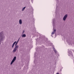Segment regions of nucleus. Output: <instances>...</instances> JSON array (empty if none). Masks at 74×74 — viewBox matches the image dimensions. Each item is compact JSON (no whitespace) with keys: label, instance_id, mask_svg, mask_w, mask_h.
Masks as SVG:
<instances>
[{"label":"nucleus","instance_id":"f257e3e1","mask_svg":"<svg viewBox=\"0 0 74 74\" xmlns=\"http://www.w3.org/2000/svg\"><path fill=\"white\" fill-rule=\"evenodd\" d=\"M20 39V38H19L17 42H16V43L15 44V47H14V49L13 51V53H15V52L16 51V50L18 49V47H19V46L17 45V44H18V42L19 41Z\"/></svg>","mask_w":74,"mask_h":74},{"label":"nucleus","instance_id":"f03ea898","mask_svg":"<svg viewBox=\"0 0 74 74\" xmlns=\"http://www.w3.org/2000/svg\"><path fill=\"white\" fill-rule=\"evenodd\" d=\"M5 37L3 35V32H1L0 33V45L1 44L0 42L3 40L4 39Z\"/></svg>","mask_w":74,"mask_h":74},{"label":"nucleus","instance_id":"7ed1b4c3","mask_svg":"<svg viewBox=\"0 0 74 74\" xmlns=\"http://www.w3.org/2000/svg\"><path fill=\"white\" fill-rule=\"evenodd\" d=\"M55 19L54 18L53 20V32H52V33H51V34H53L55 33V32H56V29H54V26L55 25Z\"/></svg>","mask_w":74,"mask_h":74},{"label":"nucleus","instance_id":"20e7f679","mask_svg":"<svg viewBox=\"0 0 74 74\" xmlns=\"http://www.w3.org/2000/svg\"><path fill=\"white\" fill-rule=\"evenodd\" d=\"M16 57L15 56L13 58V60L11 62V63H10L11 65L13 63H14V62H15V60H16Z\"/></svg>","mask_w":74,"mask_h":74},{"label":"nucleus","instance_id":"39448f33","mask_svg":"<svg viewBox=\"0 0 74 74\" xmlns=\"http://www.w3.org/2000/svg\"><path fill=\"white\" fill-rule=\"evenodd\" d=\"M68 17V15L67 14H65L63 18V20L64 21H66V19H67V18Z\"/></svg>","mask_w":74,"mask_h":74},{"label":"nucleus","instance_id":"423d86ee","mask_svg":"<svg viewBox=\"0 0 74 74\" xmlns=\"http://www.w3.org/2000/svg\"><path fill=\"white\" fill-rule=\"evenodd\" d=\"M68 53H69V56H73V53H72V52L71 51L68 50Z\"/></svg>","mask_w":74,"mask_h":74},{"label":"nucleus","instance_id":"0eeeda50","mask_svg":"<svg viewBox=\"0 0 74 74\" xmlns=\"http://www.w3.org/2000/svg\"><path fill=\"white\" fill-rule=\"evenodd\" d=\"M19 23L20 25H22V21L21 19H20L19 21Z\"/></svg>","mask_w":74,"mask_h":74},{"label":"nucleus","instance_id":"6e6552de","mask_svg":"<svg viewBox=\"0 0 74 74\" xmlns=\"http://www.w3.org/2000/svg\"><path fill=\"white\" fill-rule=\"evenodd\" d=\"M16 42V41H15L12 44V48H14V45H15V43Z\"/></svg>","mask_w":74,"mask_h":74},{"label":"nucleus","instance_id":"1a4fd4ad","mask_svg":"<svg viewBox=\"0 0 74 74\" xmlns=\"http://www.w3.org/2000/svg\"><path fill=\"white\" fill-rule=\"evenodd\" d=\"M53 51H54L55 53H56V54L57 53V51L56 50V49H55L54 47H53Z\"/></svg>","mask_w":74,"mask_h":74},{"label":"nucleus","instance_id":"9d476101","mask_svg":"<svg viewBox=\"0 0 74 74\" xmlns=\"http://www.w3.org/2000/svg\"><path fill=\"white\" fill-rule=\"evenodd\" d=\"M26 35L25 34H23V35L22 36V37H26Z\"/></svg>","mask_w":74,"mask_h":74},{"label":"nucleus","instance_id":"9b49d317","mask_svg":"<svg viewBox=\"0 0 74 74\" xmlns=\"http://www.w3.org/2000/svg\"><path fill=\"white\" fill-rule=\"evenodd\" d=\"M25 8H26V7H24L23 8H22V11H24V10H25Z\"/></svg>","mask_w":74,"mask_h":74},{"label":"nucleus","instance_id":"f8f14e48","mask_svg":"<svg viewBox=\"0 0 74 74\" xmlns=\"http://www.w3.org/2000/svg\"><path fill=\"white\" fill-rule=\"evenodd\" d=\"M24 32H25V30H24L23 31V32H22V34H23Z\"/></svg>","mask_w":74,"mask_h":74},{"label":"nucleus","instance_id":"ddd939ff","mask_svg":"<svg viewBox=\"0 0 74 74\" xmlns=\"http://www.w3.org/2000/svg\"><path fill=\"white\" fill-rule=\"evenodd\" d=\"M51 36H52V37H53V36H52V35H51Z\"/></svg>","mask_w":74,"mask_h":74},{"label":"nucleus","instance_id":"4468645a","mask_svg":"<svg viewBox=\"0 0 74 74\" xmlns=\"http://www.w3.org/2000/svg\"><path fill=\"white\" fill-rule=\"evenodd\" d=\"M34 63H35V61H34Z\"/></svg>","mask_w":74,"mask_h":74}]
</instances>
